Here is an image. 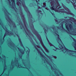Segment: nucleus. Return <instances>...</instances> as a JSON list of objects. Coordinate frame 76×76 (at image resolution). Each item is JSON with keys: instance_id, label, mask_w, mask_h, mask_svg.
Masks as SVG:
<instances>
[{"instance_id": "nucleus-8", "label": "nucleus", "mask_w": 76, "mask_h": 76, "mask_svg": "<svg viewBox=\"0 0 76 76\" xmlns=\"http://www.w3.org/2000/svg\"><path fill=\"white\" fill-rule=\"evenodd\" d=\"M9 1V4L10 6H11V2H10V0H8ZM11 2H12V8L15 9V8H16V6H15V0H11Z\"/></svg>"}, {"instance_id": "nucleus-36", "label": "nucleus", "mask_w": 76, "mask_h": 76, "mask_svg": "<svg viewBox=\"0 0 76 76\" xmlns=\"http://www.w3.org/2000/svg\"><path fill=\"white\" fill-rule=\"evenodd\" d=\"M28 50H29V49L28 48Z\"/></svg>"}, {"instance_id": "nucleus-27", "label": "nucleus", "mask_w": 76, "mask_h": 76, "mask_svg": "<svg viewBox=\"0 0 76 76\" xmlns=\"http://www.w3.org/2000/svg\"><path fill=\"white\" fill-rule=\"evenodd\" d=\"M32 26H33V28H34V26H33V25H32Z\"/></svg>"}, {"instance_id": "nucleus-26", "label": "nucleus", "mask_w": 76, "mask_h": 76, "mask_svg": "<svg viewBox=\"0 0 76 76\" xmlns=\"http://www.w3.org/2000/svg\"><path fill=\"white\" fill-rule=\"evenodd\" d=\"M1 56H0V59H1Z\"/></svg>"}, {"instance_id": "nucleus-35", "label": "nucleus", "mask_w": 76, "mask_h": 76, "mask_svg": "<svg viewBox=\"0 0 76 76\" xmlns=\"http://www.w3.org/2000/svg\"><path fill=\"white\" fill-rule=\"evenodd\" d=\"M53 47H55H55H54V46H53Z\"/></svg>"}, {"instance_id": "nucleus-21", "label": "nucleus", "mask_w": 76, "mask_h": 76, "mask_svg": "<svg viewBox=\"0 0 76 76\" xmlns=\"http://www.w3.org/2000/svg\"><path fill=\"white\" fill-rule=\"evenodd\" d=\"M12 45H13V47H14V45H15V44H13V43H12Z\"/></svg>"}, {"instance_id": "nucleus-37", "label": "nucleus", "mask_w": 76, "mask_h": 76, "mask_svg": "<svg viewBox=\"0 0 76 76\" xmlns=\"http://www.w3.org/2000/svg\"><path fill=\"white\" fill-rule=\"evenodd\" d=\"M5 13H6V12H5Z\"/></svg>"}, {"instance_id": "nucleus-17", "label": "nucleus", "mask_w": 76, "mask_h": 76, "mask_svg": "<svg viewBox=\"0 0 76 76\" xmlns=\"http://www.w3.org/2000/svg\"><path fill=\"white\" fill-rule=\"evenodd\" d=\"M30 51V50L28 49V50L27 51H26V53L28 55L29 54V51Z\"/></svg>"}, {"instance_id": "nucleus-12", "label": "nucleus", "mask_w": 76, "mask_h": 76, "mask_svg": "<svg viewBox=\"0 0 76 76\" xmlns=\"http://www.w3.org/2000/svg\"><path fill=\"white\" fill-rule=\"evenodd\" d=\"M19 42L20 43V44L21 46V47H23V45L22 44V42H21V40H20V39L19 38V37L18 38Z\"/></svg>"}, {"instance_id": "nucleus-28", "label": "nucleus", "mask_w": 76, "mask_h": 76, "mask_svg": "<svg viewBox=\"0 0 76 76\" xmlns=\"http://www.w3.org/2000/svg\"><path fill=\"white\" fill-rule=\"evenodd\" d=\"M28 13H29V14H31L30 13V12H28Z\"/></svg>"}, {"instance_id": "nucleus-23", "label": "nucleus", "mask_w": 76, "mask_h": 76, "mask_svg": "<svg viewBox=\"0 0 76 76\" xmlns=\"http://www.w3.org/2000/svg\"><path fill=\"white\" fill-rule=\"evenodd\" d=\"M54 58H57V57L56 56H54Z\"/></svg>"}, {"instance_id": "nucleus-29", "label": "nucleus", "mask_w": 76, "mask_h": 76, "mask_svg": "<svg viewBox=\"0 0 76 76\" xmlns=\"http://www.w3.org/2000/svg\"><path fill=\"white\" fill-rule=\"evenodd\" d=\"M38 0V1H39V0Z\"/></svg>"}, {"instance_id": "nucleus-2", "label": "nucleus", "mask_w": 76, "mask_h": 76, "mask_svg": "<svg viewBox=\"0 0 76 76\" xmlns=\"http://www.w3.org/2000/svg\"><path fill=\"white\" fill-rule=\"evenodd\" d=\"M20 15L21 16V17L23 20V23L25 26V27L26 28H25V31L26 33V35H27L28 37H29L30 38V40L32 42V43H34V41H33V40H32V39L31 38V37L32 36H33L32 34L31 33L29 30H28V28L26 26L27 25V23H26V20H25V18L24 17V15L23 14V13L22 11L21 12V13H20Z\"/></svg>"}, {"instance_id": "nucleus-38", "label": "nucleus", "mask_w": 76, "mask_h": 76, "mask_svg": "<svg viewBox=\"0 0 76 76\" xmlns=\"http://www.w3.org/2000/svg\"><path fill=\"white\" fill-rule=\"evenodd\" d=\"M55 50V51H56V50Z\"/></svg>"}, {"instance_id": "nucleus-1", "label": "nucleus", "mask_w": 76, "mask_h": 76, "mask_svg": "<svg viewBox=\"0 0 76 76\" xmlns=\"http://www.w3.org/2000/svg\"><path fill=\"white\" fill-rule=\"evenodd\" d=\"M49 2H50V4L51 6H50L51 9L52 10H54L55 12H58V13H65L68 15H73V14L71 13L70 11L62 4V5L64 9H60L58 10L57 9H59L61 8V7L60 6V4L58 3V0H48Z\"/></svg>"}, {"instance_id": "nucleus-19", "label": "nucleus", "mask_w": 76, "mask_h": 76, "mask_svg": "<svg viewBox=\"0 0 76 76\" xmlns=\"http://www.w3.org/2000/svg\"><path fill=\"white\" fill-rule=\"evenodd\" d=\"M43 29H45V33H46V32H47L48 31V30H47L46 29L44 28H43Z\"/></svg>"}, {"instance_id": "nucleus-7", "label": "nucleus", "mask_w": 76, "mask_h": 76, "mask_svg": "<svg viewBox=\"0 0 76 76\" xmlns=\"http://www.w3.org/2000/svg\"><path fill=\"white\" fill-rule=\"evenodd\" d=\"M68 3H72L75 9L76 10V0H66Z\"/></svg>"}, {"instance_id": "nucleus-31", "label": "nucleus", "mask_w": 76, "mask_h": 76, "mask_svg": "<svg viewBox=\"0 0 76 76\" xmlns=\"http://www.w3.org/2000/svg\"><path fill=\"white\" fill-rule=\"evenodd\" d=\"M11 46H12V44L11 45Z\"/></svg>"}, {"instance_id": "nucleus-34", "label": "nucleus", "mask_w": 76, "mask_h": 76, "mask_svg": "<svg viewBox=\"0 0 76 76\" xmlns=\"http://www.w3.org/2000/svg\"><path fill=\"white\" fill-rule=\"evenodd\" d=\"M43 53H44V54H45V53H44V52H43Z\"/></svg>"}, {"instance_id": "nucleus-16", "label": "nucleus", "mask_w": 76, "mask_h": 76, "mask_svg": "<svg viewBox=\"0 0 76 76\" xmlns=\"http://www.w3.org/2000/svg\"><path fill=\"white\" fill-rule=\"evenodd\" d=\"M36 12H37L38 13H40V14H42V12L40 10H38V11H36Z\"/></svg>"}, {"instance_id": "nucleus-18", "label": "nucleus", "mask_w": 76, "mask_h": 76, "mask_svg": "<svg viewBox=\"0 0 76 76\" xmlns=\"http://www.w3.org/2000/svg\"><path fill=\"white\" fill-rule=\"evenodd\" d=\"M18 67H19V68H20V67H21V66H20V65H19V64L18 63Z\"/></svg>"}, {"instance_id": "nucleus-32", "label": "nucleus", "mask_w": 76, "mask_h": 76, "mask_svg": "<svg viewBox=\"0 0 76 76\" xmlns=\"http://www.w3.org/2000/svg\"><path fill=\"white\" fill-rule=\"evenodd\" d=\"M24 51H25V49H24Z\"/></svg>"}, {"instance_id": "nucleus-25", "label": "nucleus", "mask_w": 76, "mask_h": 76, "mask_svg": "<svg viewBox=\"0 0 76 76\" xmlns=\"http://www.w3.org/2000/svg\"><path fill=\"white\" fill-rule=\"evenodd\" d=\"M58 29H60V28H58V27H57Z\"/></svg>"}, {"instance_id": "nucleus-4", "label": "nucleus", "mask_w": 76, "mask_h": 76, "mask_svg": "<svg viewBox=\"0 0 76 76\" xmlns=\"http://www.w3.org/2000/svg\"><path fill=\"white\" fill-rule=\"evenodd\" d=\"M18 1H17V4L18 6H21L22 4L23 7L24 8V10L25 11H28V7H26L25 4V2L24 1H22L20 0H18Z\"/></svg>"}, {"instance_id": "nucleus-15", "label": "nucleus", "mask_w": 76, "mask_h": 76, "mask_svg": "<svg viewBox=\"0 0 76 76\" xmlns=\"http://www.w3.org/2000/svg\"><path fill=\"white\" fill-rule=\"evenodd\" d=\"M19 25L21 27H22L23 28V24H22V23L21 22L20 23H19Z\"/></svg>"}, {"instance_id": "nucleus-30", "label": "nucleus", "mask_w": 76, "mask_h": 76, "mask_svg": "<svg viewBox=\"0 0 76 76\" xmlns=\"http://www.w3.org/2000/svg\"><path fill=\"white\" fill-rule=\"evenodd\" d=\"M12 64H13V63L12 62Z\"/></svg>"}, {"instance_id": "nucleus-33", "label": "nucleus", "mask_w": 76, "mask_h": 76, "mask_svg": "<svg viewBox=\"0 0 76 76\" xmlns=\"http://www.w3.org/2000/svg\"><path fill=\"white\" fill-rule=\"evenodd\" d=\"M51 69H52V66H51Z\"/></svg>"}, {"instance_id": "nucleus-14", "label": "nucleus", "mask_w": 76, "mask_h": 76, "mask_svg": "<svg viewBox=\"0 0 76 76\" xmlns=\"http://www.w3.org/2000/svg\"><path fill=\"white\" fill-rule=\"evenodd\" d=\"M43 5L42 7H44V8H45L46 6V4L45 3V2L43 3Z\"/></svg>"}, {"instance_id": "nucleus-10", "label": "nucleus", "mask_w": 76, "mask_h": 76, "mask_svg": "<svg viewBox=\"0 0 76 76\" xmlns=\"http://www.w3.org/2000/svg\"><path fill=\"white\" fill-rule=\"evenodd\" d=\"M19 51H20V53H21L22 54H24V53L25 51L23 50H21V49H19V48L17 47Z\"/></svg>"}, {"instance_id": "nucleus-9", "label": "nucleus", "mask_w": 76, "mask_h": 76, "mask_svg": "<svg viewBox=\"0 0 76 76\" xmlns=\"http://www.w3.org/2000/svg\"><path fill=\"white\" fill-rule=\"evenodd\" d=\"M45 9L46 10H49L50 12L52 13V15L55 18V20L56 21V22H58V20L57 19V18H56V17L55 16V15L54 14V13H52L51 12V11H50V10H49V9H48V8H45Z\"/></svg>"}, {"instance_id": "nucleus-13", "label": "nucleus", "mask_w": 76, "mask_h": 76, "mask_svg": "<svg viewBox=\"0 0 76 76\" xmlns=\"http://www.w3.org/2000/svg\"><path fill=\"white\" fill-rule=\"evenodd\" d=\"M46 38H47V41H48V42L49 44L50 45V46H53V44H52L51 43H50V42H49V40H48V39L47 38V37H46Z\"/></svg>"}, {"instance_id": "nucleus-24", "label": "nucleus", "mask_w": 76, "mask_h": 76, "mask_svg": "<svg viewBox=\"0 0 76 76\" xmlns=\"http://www.w3.org/2000/svg\"><path fill=\"white\" fill-rule=\"evenodd\" d=\"M3 56V58H5V56H4L3 55H2Z\"/></svg>"}, {"instance_id": "nucleus-20", "label": "nucleus", "mask_w": 76, "mask_h": 76, "mask_svg": "<svg viewBox=\"0 0 76 76\" xmlns=\"http://www.w3.org/2000/svg\"><path fill=\"white\" fill-rule=\"evenodd\" d=\"M55 48H56V50H59L58 48H57L56 47H55Z\"/></svg>"}, {"instance_id": "nucleus-5", "label": "nucleus", "mask_w": 76, "mask_h": 76, "mask_svg": "<svg viewBox=\"0 0 76 76\" xmlns=\"http://www.w3.org/2000/svg\"><path fill=\"white\" fill-rule=\"evenodd\" d=\"M34 48L36 49V50H37L38 53H39V54H40V56H41L44 59H45V60H46V59H45V58H46L45 57L44 55H42L41 52L39 50H38V48H41V47L39 45H34Z\"/></svg>"}, {"instance_id": "nucleus-6", "label": "nucleus", "mask_w": 76, "mask_h": 76, "mask_svg": "<svg viewBox=\"0 0 76 76\" xmlns=\"http://www.w3.org/2000/svg\"><path fill=\"white\" fill-rule=\"evenodd\" d=\"M1 25L4 30H6V32L5 33L4 36V37H3V39L4 40L5 37L6 36V35H12V34L9 32V31H8V30L7 29V28H6L5 27V28H4V27H3V24H1Z\"/></svg>"}, {"instance_id": "nucleus-11", "label": "nucleus", "mask_w": 76, "mask_h": 76, "mask_svg": "<svg viewBox=\"0 0 76 76\" xmlns=\"http://www.w3.org/2000/svg\"><path fill=\"white\" fill-rule=\"evenodd\" d=\"M35 0L36 1L37 3L38 9H41V7L39 6H40V4H39V3L38 2V1H37V0Z\"/></svg>"}, {"instance_id": "nucleus-3", "label": "nucleus", "mask_w": 76, "mask_h": 76, "mask_svg": "<svg viewBox=\"0 0 76 76\" xmlns=\"http://www.w3.org/2000/svg\"><path fill=\"white\" fill-rule=\"evenodd\" d=\"M35 32H34V34L36 35L37 38L39 39V41H40V43L41 44L42 46L43 47V48H44V50H45V51L47 52V53H49V51L47 49L46 47L44 46L43 43L42 42V39H41V36L39 34H38V32H37L35 30Z\"/></svg>"}, {"instance_id": "nucleus-22", "label": "nucleus", "mask_w": 76, "mask_h": 76, "mask_svg": "<svg viewBox=\"0 0 76 76\" xmlns=\"http://www.w3.org/2000/svg\"><path fill=\"white\" fill-rule=\"evenodd\" d=\"M5 10L6 11V12H7V13H8V12H7V10Z\"/></svg>"}]
</instances>
